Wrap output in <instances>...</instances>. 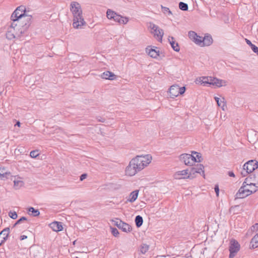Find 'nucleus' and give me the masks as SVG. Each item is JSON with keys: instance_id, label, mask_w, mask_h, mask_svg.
I'll return each instance as SVG.
<instances>
[{"instance_id": "nucleus-41", "label": "nucleus", "mask_w": 258, "mask_h": 258, "mask_svg": "<svg viewBox=\"0 0 258 258\" xmlns=\"http://www.w3.org/2000/svg\"><path fill=\"white\" fill-rule=\"evenodd\" d=\"M9 216L13 219H17L18 215L16 212L10 211L9 213Z\"/></svg>"}, {"instance_id": "nucleus-16", "label": "nucleus", "mask_w": 258, "mask_h": 258, "mask_svg": "<svg viewBox=\"0 0 258 258\" xmlns=\"http://www.w3.org/2000/svg\"><path fill=\"white\" fill-rule=\"evenodd\" d=\"M50 227L56 232L61 231L63 229L62 223L60 222L54 221L49 224Z\"/></svg>"}, {"instance_id": "nucleus-34", "label": "nucleus", "mask_w": 258, "mask_h": 258, "mask_svg": "<svg viewBox=\"0 0 258 258\" xmlns=\"http://www.w3.org/2000/svg\"><path fill=\"white\" fill-rule=\"evenodd\" d=\"M14 187L16 189H19L23 184V182L21 180L14 181Z\"/></svg>"}, {"instance_id": "nucleus-36", "label": "nucleus", "mask_w": 258, "mask_h": 258, "mask_svg": "<svg viewBox=\"0 0 258 258\" xmlns=\"http://www.w3.org/2000/svg\"><path fill=\"white\" fill-rule=\"evenodd\" d=\"M224 98H222V99L220 100L219 103L217 104L219 106L221 107L223 110H225L224 107L226 106V102L224 101Z\"/></svg>"}, {"instance_id": "nucleus-5", "label": "nucleus", "mask_w": 258, "mask_h": 258, "mask_svg": "<svg viewBox=\"0 0 258 258\" xmlns=\"http://www.w3.org/2000/svg\"><path fill=\"white\" fill-rule=\"evenodd\" d=\"M240 249V244L238 242L232 239L230 241V244L229 246V258H233L236 253Z\"/></svg>"}, {"instance_id": "nucleus-51", "label": "nucleus", "mask_w": 258, "mask_h": 258, "mask_svg": "<svg viewBox=\"0 0 258 258\" xmlns=\"http://www.w3.org/2000/svg\"><path fill=\"white\" fill-rule=\"evenodd\" d=\"M207 248L206 247H205L204 248H202V249H201L199 250L197 252L198 253H200L201 254L204 255V254L205 250H207Z\"/></svg>"}, {"instance_id": "nucleus-15", "label": "nucleus", "mask_w": 258, "mask_h": 258, "mask_svg": "<svg viewBox=\"0 0 258 258\" xmlns=\"http://www.w3.org/2000/svg\"><path fill=\"white\" fill-rule=\"evenodd\" d=\"M179 86L177 85H174L170 87L169 89V95L170 97L172 98H174L179 95Z\"/></svg>"}, {"instance_id": "nucleus-28", "label": "nucleus", "mask_w": 258, "mask_h": 258, "mask_svg": "<svg viewBox=\"0 0 258 258\" xmlns=\"http://www.w3.org/2000/svg\"><path fill=\"white\" fill-rule=\"evenodd\" d=\"M197 172H198L195 167L191 168L189 170L188 169V173L187 175L188 178L192 179L194 178L196 175V173H197Z\"/></svg>"}, {"instance_id": "nucleus-40", "label": "nucleus", "mask_w": 258, "mask_h": 258, "mask_svg": "<svg viewBox=\"0 0 258 258\" xmlns=\"http://www.w3.org/2000/svg\"><path fill=\"white\" fill-rule=\"evenodd\" d=\"M39 153L38 150L32 151L30 154V157L33 158L37 157Z\"/></svg>"}, {"instance_id": "nucleus-49", "label": "nucleus", "mask_w": 258, "mask_h": 258, "mask_svg": "<svg viewBox=\"0 0 258 258\" xmlns=\"http://www.w3.org/2000/svg\"><path fill=\"white\" fill-rule=\"evenodd\" d=\"M214 189H215V192L216 193L217 196H218L219 193V186L218 185H215Z\"/></svg>"}, {"instance_id": "nucleus-8", "label": "nucleus", "mask_w": 258, "mask_h": 258, "mask_svg": "<svg viewBox=\"0 0 258 258\" xmlns=\"http://www.w3.org/2000/svg\"><path fill=\"white\" fill-rule=\"evenodd\" d=\"M114 225L119 229H121L123 232H127L132 230V227L128 224L123 222L121 220L117 219L116 221H112Z\"/></svg>"}, {"instance_id": "nucleus-23", "label": "nucleus", "mask_w": 258, "mask_h": 258, "mask_svg": "<svg viewBox=\"0 0 258 258\" xmlns=\"http://www.w3.org/2000/svg\"><path fill=\"white\" fill-rule=\"evenodd\" d=\"M10 232V228L9 227L6 228L4 229H3L1 232L0 234L3 235L4 236L3 237V240L1 241L0 243H2V245L5 242V241L8 239V237L9 236Z\"/></svg>"}, {"instance_id": "nucleus-13", "label": "nucleus", "mask_w": 258, "mask_h": 258, "mask_svg": "<svg viewBox=\"0 0 258 258\" xmlns=\"http://www.w3.org/2000/svg\"><path fill=\"white\" fill-rule=\"evenodd\" d=\"M210 85L216 86L218 87H220L226 85V82L223 80H220L216 78L210 77Z\"/></svg>"}, {"instance_id": "nucleus-53", "label": "nucleus", "mask_w": 258, "mask_h": 258, "mask_svg": "<svg viewBox=\"0 0 258 258\" xmlns=\"http://www.w3.org/2000/svg\"><path fill=\"white\" fill-rule=\"evenodd\" d=\"M253 186L258 188V174L256 175V183L253 184Z\"/></svg>"}, {"instance_id": "nucleus-26", "label": "nucleus", "mask_w": 258, "mask_h": 258, "mask_svg": "<svg viewBox=\"0 0 258 258\" xmlns=\"http://www.w3.org/2000/svg\"><path fill=\"white\" fill-rule=\"evenodd\" d=\"M196 170L198 171L197 173H199L202 174L204 177H205L204 174V166L203 165L200 164H198L196 167H195Z\"/></svg>"}, {"instance_id": "nucleus-62", "label": "nucleus", "mask_w": 258, "mask_h": 258, "mask_svg": "<svg viewBox=\"0 0 258 258\" xmlns=\"http://www.w3.org/2000/svg\"><path fill=\"white\" fill-rule=\"evenodd\" d=\"M2 245V243H0V246Z\"/></svg>"}, {"instance_id": "nucleus-56", "label": "nucleus", "mask_w": 258, "mask_h": 258, "mask_svg": "<svg viewBox=\"0 0 258 258\" xmlns=\"http://www.w3.org/2000/svg\"><path fill=\"white\" fill-rule=\"evenodd\" d=\"M215 99L217 102V104H219V102H220V100H221L219 98L217 97H215Z\"/></svg>"}, {"instance_id": "nucleus-1", "label": "nucleus", "mask_w": 258, "mask_h": 258, "mask_svg": "<svg viewBox=\"0 0 258 258\" xmlns=\"http://www.w3.org/2000/svg\"><path fill=\"white\" fill-rule=\"evenodd\" d=\"M71 11L74 16L73 26L74 28H81V27L86 25V22L82 16V11L80 5L73 2L71 4Z\"/></svg>"}, {"instance_id": "nucleus-19", "label": "nucleus", "mask_w": 258, "mask_h": 258, "mask_svg": "<svg viewBox=\"0 0 258 258\" xmlns=\"http://www.w3.org/2000/svg\"><path fill=\"white\" fill-rule=\"evenodd\" d=\"M213 43V39L210 35L207 34L203 37L202 46H210Z\"/></svg>"}, {"instance_id": "nucleus-61", "label": "nucleus", "mask_w": 258, "mask_h": 258, "mask_svg": "<svg viewBox=\"0 0 258 258\" xmlns=\"http://www.w3.org/2000/svg\"><path fill=\"white\" fill-rule=\"evenodd\" d=\"M257 190V189L254 190L253 192H255Z\"/></svg>"}, {"instance_id": "nucleus-3", "label": "nucleus", "mask_w": 258, "mask_h": 258, "mask_svg": "<svg viewBox=\"0 0 258 258\" xmlns=\"http://www.w3.org/2000/svg\"><path fill=\"white\" fill-rule=\"evenodd\" d=\"M131 160L135 164V166H136V168L141 171L151 163L152 156L149 154L145 156L138 155Z\"/></svg>"}, {"instance_id": "nucleus-29", "label": "nucleus", "mask_w": 258, "mask_h": 258, "mask_svg": "<svg viewBox=\"0 0 258 258\" xmlns=\"http://www.w3.org/2000/svg\"><path fill=\"white\" fill-rule=\"evenodd\" d=\"M116 12L110 10L108 9L106 11V17L109 20H112L114 17Z\"/></svg>"}, {"instance_id": "nucleus-39", "label": "nucleus", "mask_w": 258, "mask_h": 258, "mask_svg": "<svg viewBox=\"0 0 258 258\" xmlns=\"http://www.w3.org/2000/svg\"><path fill=\"white\" fill-rule=\"evenodd\" d=\"M120 18H122V16L117 13H116L115 16L112 20H113L114 22H117L119 23L120 22Z\"/></svg>"}, {"instance_id": "nucleus-9", "label": "nucleus", "mask_w": 258, "mask_h": 258, "mask_svg": "<svg viewBox=\"0 0 258 258\" xmlns=\"http://www.w3.org/2000/svg\"><path fill=\"white\" fill-rule=\"evenodd\" d=\"M22 30L15 33V29H14L11 25V27L8 29L6 33V38L9 40H12L15 38L20 37L22 36Z\"/></svg>"}, {"instance_id": "nucleus-54", "label": "nucleus", "mask_w": 258, "mask_h": 258, "mask_svg": "<svg viewBox=\"0 0 258 258\" xmlns=\"http://www.w3.org/2000/svg\"><path fill=\"white\" fill-rule=\"evenodd\" d=\"M228 175L230 177H234L235 176V174H234V173L232 171H229L228 172Z\"/></svg>"}, {"instance_id": "nucleus-18", "label": "nucleus", "mask_w": 258, "mask_h": 258, "mask_svg": "<svg viewBox=\"0 0 258 258\" xmlns=\"http://www.w3.org/2000/svg\"><path fill=\"white\" fill-rule=\"evenodd\" d=\"M146 52L148 53L149 55L153 58H157L159 56V51L157 50L155 48H151L150 46L146 48Z\"/></svg>"}, {"instance_id": "nucleus-52", "label": "nucleus", "mask_w": 258, "mask_h": 258, "mask_svg": "<svg viewBox=\"0 0 258 258\" xmlns=\"http://www.w3.org/2000/svg\"><path fill=\"white\" fill-rule=\"evenodd\" d=\"M245 40L246 43L250 47V48H251L254 44H253L249 40L246 38Z\"/></svg>"}, {"instance_id": "nucleus-57", "label": "nucleus", "mask_w": 258, "mask_h": 258, "mask_svg": "<svg viewBox=\"0 0 258 258\" xmlns=\"http://www.w3.org/2000/svg\"><path fill=\"white\" fill-rule=\"evenodd\" d=\"M98 120L100 122H104L105 121V119L104 118H102L100 117V118H98Z\"/></svg>"}, {"instance_id": "nucleus-44", "label": "nucleus", "mask_w": 258, "mask_h": 258, "mask_svg": "<svg viewBox=\"0 0 258 258\" xmlns=\"http://www.w3.org/2000/svg\"><path fill=\"white\" fill-rule=\"evenodd\" d=\"M27 219L25 217H22L20 218L14 224V227L16 226L17 224H19L22 222L23 221H27Z\"/></svg>"}, {"instance_id": "nucleus-48", "label": "nucleus", "mask_w": 258, "mask_h": 258, "mask_svg": "<svg viewBox=\"0 0 258 258\" xmlns=\"http://www.w3.org/2000/svg\"><path fill=\"white\" fill-rule=\"evenodd\" d=\"M87 177V174L86 173H83L82 174L80 177V180L81 181H83L84 179H85Z\"/></svg>"}, {"instance_id": "nucleus-45", "label": "nucleus", "mask_w": 258, "mask_h": 258, "mask_svg": "<svg viewBox=\"0 0 258 258\" xmlns=\"http://www.w3.org/2000/svg\"><path fill=\"white\" fill-rule=\"evenodd\" d=\"M239 208V205H236V206H232L230 209H229V212L230 213H231L232 211H233V213L235 214V210L236 209H237V208Z\"/></svg>"}, {"instance_id": "nucleus-42", "label": "nucleus", "mask_w": 258, "mask_h": 258, "mask_svg": "<svg viewBox=\"0 0 258 258\" xmlns=\"http://www.w3.org/2000/svg\"><path fill=\"white\" fill-rule=\"evenodd\" d=\"M128 18L122 16V18H120V22H119V24H125L128 22Z\"/></svg>"}, {"instance_id": "nucleus-2", "label": "nucleus", "mask_w": 258, "mask_h": 258, "mask_svg": "<svg viewBox=\"0 0 258 258\" xmlns=\"http://www.w3.org/2000/svg\"><path fill=\"white\" fill-rule=\"evenodd\" d=\"M26 13V8L24 6H20L17 8L11 17L14 26H16L17 23H30L31 16L27 15Z\"/></svg>"}, {"instance_id": "nucleus-50", "label": "nucleus", "mask_w": 258, "mask_h": 258, "mask_svg": "<svg viewBox=\"0 0 258 258\" xmlns=\"http://www.w3.org/2000/svg\"><path fill=\"white\" fill-rule=\"evenodd\" d=\"M246 197L252 194V191L249 189H245Z\"/></svg>"}, {"instance_id": "nucleus-58", "label": "nucleus", "mask_w": 258, "mask_h": 258, "mask_svg": "<svg viewBox=\"0 0 258 258\" xmlns=\"http://www.w3.org/2000/svg\"><path fill=\"white\" fill-rule=\"evenodd\" d=\"M246 185H249V182H247V183H245L244 181L242 184V186H244L245 187Z\"/></svg>"}, {"instance_id": "nucleus-14", "label": "nucleus", "mask_w": 258, "mask_h": 258, "mask_svg": "<svg viewBox=\"0 0 258 258\" xmlns=\"http://www.w3.org/2000/svg\"><path fill=\"white\" fill-rule=\"evenodd\" d=\"M188 173V169L183 170L176 172L173 175L175 179H180L188 178L187 175Z\"/></svg>"}, {"instance_id": "nucleus-59", "label": "nucleus", "mask_w": 258, "mask_h": 258, "mask_svg": "<svg viewBox=\"0 0 258 258\" xmlns=\"http://www.w3.org/2000/svg\"><path fill=\"white\" fill-rule=\"evenodd\" d=\"M21 125V123L19 121H17L15 125H17L18 126H20Z\"/></svg>"}, {"instance_id": "nucleus-6", "label": "nucleus", "mask_w": 258, "mask_h": 258, "mask_svg": "<svg viewBox=\"0 0 258 258\" xmlns=\"http://www.w3.org/2000/svg\"><path fill=\"white\" fill-rule=\"evenodd\" d=\"M180 160L182 161L186 165L192 166L196 161V157L190 154H183L180 156Z\"/></svg>"}, {"instance_id": "nucleus-20", "label": "nucleus", "mask_w": 258, "mask_h": 258, "mask_svg": "<svg viewBox=\"0 0 258 258\" xmlns=\"http://www.w3.org/2000/svg\"><path fill=\"white\" fill-rule=\"evenodd\" d=\"M168 40L173 49L176 52H178L180 50V48L178 43L176 42L174 40V37H169Z\"/></svg>"}, {"instance_id": "nucleus-47", "label": "nucleus", "mask_w": 258, "mask_h": 258, "mask_svg": "<svg viewBox=\"0 0 258 258\" xmlns=\"http://www.w3.org/2000/svg\"><path fill=\"white\" fill-rule=\"evenodd\" d=\"M251 49L254 53L258 55V47L257 46H256L255 45H253Z\"/></svg>"}, {"instance_id": "nucleus-43", "label": "nucleus", "mask_w": 258, "mask_h": 258, "mask_svg": "<svg viewBox=\"0 0 258 258\" xmlns=\"http://www.w3.org/2000/svg\"><path fill=\"white\" fill-rule=\"evenodd\" d=\"M111 233L115 237L118 236L119 234L118 230L115 228H111Z\"/></svg>"}, {"instance_id": "nucleus-37", "label": "nucleus", "mask_w": 258, "mask_h": 258, "mask_svg": "<svg viewBox=\"0 0 258 258\" xmlns=\"http://www.w3.org/2000/svg\"><path fill=\"white\" fill-rule=\"evenodd\" d=\"M149 249V246L146 244H144L142 245L141 248V251L142 253H145Z\"/></svg>"}, {"instance_id": "nucleus-33", "label": "nucleus", "mask_w": 258, "mask_h": 258, "mask_svg": "<svg viewBox=\"0 0 258 258\" xmlns=\"http://www.w3.org/2000/svg\"><path fill=\"white\" fill-rule=\"evenodd\" d=\"M161 8L162 9V12L164 14H167L168 15H172L171 11L169 10V9L168 8L164 7L162 5H161Z\"/></svg>"}, {"instance_id": "nucleus-21", "label": "nucleus", "mask_w": 258, "mask_h": 258, "mask_svg": "<svg viewBox=\"0 0 258 258\" xmlns=\"http://www.w3.org/2000/svg\"><path fill=\"white\" fill-rule=\"evenodd\" d=\"M245 189L244 186H242L239 189L238 192L236 194V198L243 199L246 197Z\"/></svg>"}, {"instance_id": "nucleus-60", "label": "nucleus", "mask_w": 258, "mask_h": 258, "mask_svg": "<svg viewBox=\"0 0 258 258\" xmlns=\"http://www.w3.org/2000/svg\"><path fill=\"white\" fill-rule=\"evenodd\" d=\"M253 228H254L255 227L256 228H258V223H255L254 224V225L253 226Z\"/></svg>"}, {"instance_id": "nucleus-27", "label": "nucleus", "mask_w": 258, "mask_h": 258, "mask_svg": "<svg viewBox=\"0 0 258 258\" xmlns=\"http://www.w3.org/2000/svg\"><path fill=\"white\" fill-rule=\"evenodd\" d=\"M135 223L136 226L139 228L140 227L143 223V219L142 216L138 215L135 218Z\"/></svg>"}, {"instance_id": "nucleus-35", "label": "nucleus", "mask_w": 258, "mask_h": 258, "mask_svg": "<svg viewBox=\"0 0 258 258\" xmlns=\"http://www.w3.org/2000/svg\"><path fill=\"white\" fill-rule=\"evenodd\" d=\"M192 153L197 155L196 157H195L196 158V162H201L202 161V156L200 153H199L195 152V151H192Z\"/></svg>"}, {"instance_id": "nucleus-25", "label": "nucleus", "mask_w": 258, "mask_h": 258, "mask_svg": "<svg viewBox=\"0 0 258 258\" xmlns=\"http://www.w3.org/2000/svg\"><path fill=\"white\" fill-rule=\"evenodd\" d=\"M258 247V236H254L251 240L250 248H255Z\"/></svg>"}, {"instance_id": "nucleus-22", "label": "nucleus", "mask_w": 258, "mask_h": 258, "mask_svg": "<svg viewBox=\"0 0 258 258\" xmlns=\"http://www.w3.org/2000/svg\"><path fill=\"white\" fill-rule=\"evenodd\" d=\"M139 192V190H135L132 191L129 195L127 201H129L131 203L134 202L138 197Z\"/></svg>"}, {"instance_id": "nucleus-4", "label": "nucleus", "mask_w": 258, "mask_h": 258, "mask_svg": "<svg viewBox=\"0 0 258 258\" xmlns=\"http://www.w3.org/2000/svg\"><path fill=\"white\" fill-rule=\"evenodd\" d=\"M258 167V162L255 160H251L245 163L241 171L242 177H245L248 174L252 173Z\"/></svg>"}, {"instance_id": "nucleus-12", "label": "nucleus", "mask_w": 258, "mask_h": 258, "mask_svg": "<svg viewBox=\"0 0 258 258\" xmlns=\"http://www.w3.org/2000/svg\"><path fill=\"white\" fill-rule=\"evenodd\" d=\"M135 165V164L132 163L131 160L128 165L126 167L125 171L126 175L131 176L135 175L137 172L140 171L138 169L136 168V166Z\"/></svg>"}, {"instance_id": "nucleus-55", "label": "nucleus", "mask_w": 258, "mask_h": 258, "mask_svg": "<svg viewBox=\"0 0 258 258\" xmlns=\"http://www.w3.org/2000/svg\"><path fill=\"white\" fill-rule=\"evenodd\" d=\"M27 238V236H26V235H22V236H21V237H20V239H21V240H24V239H26Z\"/></svg>"}, {"instance_id": "nucleus-7", "label": "nucleus", "mask_w": 258, "mask_h": 258, "mask_svg": "<svg viewBox=\"0 0 258 258\" xmlns=\"http://www.w3.org/2000/svg\"><path fill=\"white\" fill-rule=\"evenodd\" d=\"M150 28L153 31L152 33L158 38L159 41L161 42L164 35L163 30L160 29L157 25L151 23H150Z\"/></svg>"}, {"instance_id": "nucleus-17", "label": "nucleus", "mask_w": 258, "mask_h": 258, "mask_svg": "<svg viewBox=\"0 0 258 258\" xmlns=\"http://www.w3.org/2000/svg\"><path fill=\"white\" fill-rule=\"evenodd\" d=\"M101 77L104 79H108L110 80H114L116 79V76L111 72L106 71L103 73L101 75Z\"/></svg>"}, {"instance_id": "nucleus-30", "label": "nucleus", "mask_w": 258, "mask_h": 258, "mask_svg": "<svg viewBox=\"0 0 258 258\" xmlns=\"http://www.w3.org/2000/svg\"><path fill=\"white\" fill-rule=\"evenodd\" d=\"M28 212L31 213V215L34 217L38 216L40 214L39 211L38 209H35L33 207L29 208Z\"/></svg>"}, {"instance_id": "nucleus-31", "label": "nucleus", "mask_w": 258, "mask_h": 258, "mask_svg": "<svg viewBox=\"0 0 258 258\" xmlns=\"http://www.w3.org/2000/svg\"><path fill=\"white\" fill-rule=\"evenodd\" d=\"M9 175L7 172L5 171L4 168L1 169L0 168V178L2 180H5L8 178L7 176Z\"/></svg>"}, {"instance_id": "nucleus-63", "label": "nucleus", "mask_w": 258, "mask_h": 258, "mask_svg": "<svg viewBox=\"0 0 258 258\" xmlns=\"http://www.w3.org/2000/svg\"><path fill=\"white\" fill-rule=\"evenodd\" d=\"M1 235V234H0V236Z\"/></svg>"}, {"instance_id": "nucleus-32", "label": "nucleus", "mask_w": 258, "mask_h": 258, "mask_svg": "<svg viewBox=\"0 0 258 258\" xmlns=\"http://www.w3.org/2000/svg\"><path fill=\"white\" fill-rule=\"evenodd\" d=\"M188 5L183 2H180L179 3V8L182 11H187L188 10Z\"/></svg>"}, {"instance_id": "nucleus-24", "label": "nucleus", "mask_w": 258, "mask_h": 258, "mask_svg": "<svg viewBox=\"0 0 258 258\" xmlns=\"http://www.w3.org/2000/svg\"><path fill=\"white\" fill-rule=\"evenodd\" d=\"M252 181L256 182V174H251L245 179V182H249V185H253L255 183H252Z\"/></svg>"}, {"instance_id": "nucleus-10", "label": "nucleus", "mask_w": 258, "mask_h": 258, "mask_svg": "<svg viewBox=\"0 0 258 258\" xmlns=\"http://www.w3.org/2000/svg\"><path fill=\"white\" fill-rule=\"evenodd\" d=\"M31 23H17V25L16 26H14L13 22L12 23V27L15 29V33H17L20 30H22V35L24 34L25 31L28 29Z\"/></svg>"}, {"instance_id": "nucleus-46", "label": "nucleus", "mask_w": 258, "mask_h": 258, "mask_svg": "<svg viewBox=\"0 0 258 258\" xmlns=\"http://www.w3.org/2000/svg\"><path fill=\"white\" fill-rule=\"evenodd\" d=\"M179 95L180 94V95H182L183 94L185 91V87H179Z\"/></svg>"}, {"instance_id": "nucleus-11", "label": "nucleus", "mask_w": 258, "mask_h": 258, "mask_svg": "<svg viewBox=\"0 0 258 258\" xmlns=\"http://www.w3.org/2000/svg\"><path fill=\"white\" fill-rule=\"evenodd\" d=\"M189 38L197 45L202 46V39L203 37L198 35V34L192 31H190L188 32Z\"/></svg>"}, {"instance_id": "nucleus-38", "label": "nucleus", "mask_w": 258, "mask_h": 258, "mask_svg": "<svg viewBox=\"0 0 258 258\" xmlns=\"http://www.w3.org/2000/svg\"><path fill=\"white\" fill-rule=\"evenodd\" d=\"M210 77H202V82L203 84H210Z\"/></svg>"}]
</instances>
